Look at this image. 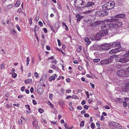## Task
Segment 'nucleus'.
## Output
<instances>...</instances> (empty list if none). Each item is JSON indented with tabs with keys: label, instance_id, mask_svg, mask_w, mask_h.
<instances>
[{
	"label": "nucleus",
	"instance_id": "a211bd4d",
	"mask_svg": "<svg viewBox=\"0 0 129 129\" xmlns=\"http://www.w3.org/2000/svg\"><path fill=\"white\" fill-rule=\"evenodd\" d=\"M62 24L63 28H65V30H66L67 31H68L69 29L67 25L66 24V23L64 22H62Z\"/></svg>",
	"mask_w": 129,
	"mask_h": 129
},
{
	"label": "nucleus",
	"instance_id": "774afa93",
	"mask_svg": "<svg viewBox=\"0 0 129 129\" xmlns=\"http://www.w3.org/2000/svg\"><path fill=\"white\" fill-rule=\"evenodd\" d=\"M53 95L52 94H49V98L51 99L52 100V99Z\"/></svg>",
	"mask_w": 129,
	"mask_h": 129
},
{
	"label": "nucleus",
	"instance_id": "052dcab7",
	"mask_svg": "<svg viewBox=\"0 0 129 129\" xmlns=\"http://www.w3.org/2000/svg\"><path fill=\"white\" fill-rule=\"evenodd\" d=\"M43 30L44 31V32L45 33H46L47 32V29L45 28H44L43 29Z\"/></svg>",
	"mask_w": 129,
	"mask_h": 129
},
{
	"label": "nucleus",
	"instance_id": "338daca9",
	"mask_svg": "<svg viewBox=\"0 0 129 129\" xmlns=\"http://www.w3.org/2000/svg\"><path fill=\"white\" fill-rule=\"evenodd\" d=\"M66 47V46L65 45L63 44H62V48L63 50Z\"/></svg>",
	"mask_w": 129,
	"mask_h": 129
},
{
	"label": "nucleus",
	"instance_id": "2f4dec72",
	"mask_svg": "<svg viewBox=\"0 0 129 129\" xmlns=\"http://www.w3.org/2000/svg\"><path fill=\"white\" fill-rule=\"evenodd\" d=\"M64 89L63 88H61L60 89V91L61 93H60V96H62L63 94L64 93V92H63L64 90Z\"/></svg>",
	"mask_w": 129,
	"mask_h": 129
},
{
	"label": "nucleus",
	"instance_id": "09e8293b",
	"mask_svg": "<svg viewBox=\"0 0 129 129\" xmlns=\"http://www.w3.org/2000/svg\"><path fill=\"white\" fill-rule=\"evenodd\" d=\"M85 94L86 95L87 98H89V94L88 92L87 91L85 92Z\"/></svg>",
	"mask_w": 129,
	"mask_h": 129
},
{
	"label": "nucleus",
	"instance_id": "aec40b11",
	"mask_svg": "<svg viewBox=\"0 0 129 129\" xmlns=\"http://www.w3.org/2000/svg\"><path fill=\"white\" fill-rule=\"evenodd\" d=\"M56 75V74H55L53 75L50 76V78L49 79V80L50 81H51L52 80H55V77Z\"/></svg>",
	"mask_w": 129,
	"mask_h": 129
},
{
	"label": "nucleus",
	"instance_id": "f257e3e1",
	"mask_svg": "<svg viewBox=\"0 0 129 129\" xmlns=\"http://www.w3.org/2000/svg\"><path fill=\"white\" fill-rule=\"evenodd\" d=\"M108 23H105L102 24L101 28L102 29L107 28L108 29L110 28V29L111 28L113 29H118V28L122 26V23L121 22H118V20L116 21H108L107 19L106 20Z\"/></svg>",
	"mask_w": 129,
	"mask_h": 129
},
{
	"label": "nucleus",
	"instance_id": "bb28decb",
	"mask_svg": "<svg viewBox=\"0 0 129 129\" xmlns=\"http://www.w3.org/2000/svg\"><path fill=\"white\" fill-rule=\"evenodd\" d=\"M90 49L93 50H95L96 49V45H94L90 48Z\"/></svg>",
	"mask_w": 129,
	"mask_h": 129
},
{
	"label": "nucleus",
	"instance_id": "473e14b6",
	"mask_svg": "<svg viewBox=\"0 0 129 129\" xmlns=\"http://www.w3.org/2000/svg\"><path fill=\"white\" fill-rule=\"evenodd\" d=\"M90 26L92 27H96V23H95V22L90 24Z\"/></svg>",
	"mask_w": 129,
	"mask_h": 129
},
{
	"label": "nucleus",
	"instance_id": "1a4fd4ad",
	"mask_svg": "<svg viewBox=\"0 0 129 129\" xmlns=\"http://www.w3.org/2000/svg\"><path fill=\"white\" fill-rule=\"evenodd\" d=\"M127 71V70H125L124 69H119L117 72V76L119 77H127V75L126 74Z\"/></svg>",
	"mask_w": 129,
	"mask_h": 129
},
{
	"label": "nucleus",
	"instance_id": "a19ab883",
	"mask_svg": "<svg viewBox=\"0 0 129 129\" xmlns=\"http://www.w3.org/2000/svg\"><path fill=\"white\" fill-rule=\"evenodd\" d=\"M57 41L58 43V45L59 46H60L61 45V42L60 40L59 39H57Z\"/></svg>",
	"mask_w": 129,
	"mask_h": 129
},
{
	"label": "nucleus",
	"instance_id": "39448f33",
	"mask_svg": "<svg viewBox=\"0 0 129 129\" xmlns=\"http://www.w3.org/2000/svg\"><path fill=\"white\" fill-rule=\"evenodd\" d=\"M129 50L126 54L124 55L123 57H118L116 58V62L126 63L129 61Z\"/></svg>",
	"mask_w": 129,
	"mask_h": 129
},
{
	"label": "nucleus",
	"instance_id": "603ef678",
	"mask_svg": "<svg viewBox=\"0 0 129 129\" xmlns=\"http://www.w3.org/2000/svg\"><path fill=\"white\" fill-rule=\"evenodd\" d=\"M38 23L39 24V25L41 27H42L43 26V24L41 21H39Z\"/></svg>",
	"mask_w": 129,
	"mask_h": 129
},
{
	"label": "nucleus",
	"instance_id": "4c0bfd02",
	"mask_svg": "<svg viewBox=\"0 0 129 129\" xmlns=\"http://www.w3.org/2000/svg\"><path fill=\"white\" fill-rule=\"evenodd\" d=\"M122 103L124 107H127V103H126V102L124 101H123Z\"/></svg>",
	"mask_w": 129,
	"mask_h": 129
},
{
	"label": "nucleus",
	"instance_id": "3c124183",
	"mask_svg": "<svg viewBox=\"0 0 129 129\" xmlns=\"http://www.w3.org/2000/svg\"><path fill=\"white\" fill-rule=\"evenodd\" d=\"M35 30H36L37 31L39 30V28L38 26L37 25H36L35 26Z\"/></svg>",
	"mask_w": 129,
	"mask_h": 129
},
{
	"label": "nucleus",
	"instance_id": "5fc2aeb1",
	"mask_svg": "<svg viewBox=\"0 0 129 129\" xmlns=\"http://www.w3.org/2000/svg\"><path fill=\"white\" fill-rule=\"evenodd\" d=\"M11 32L12 34H14L16 33V32L15 31V30H14V29H13L11 31Z\"/></svg>",
	"mask_w": 129,
	"mask_h": 129
},
{
	"label": "nucleus",
	"instance_id": "69168bd1",
	"mask_svg": "<svg viewBox=\"0 0 129 129\" xmlns=\"http://www.w3.org/2000/svg\"><path fill=\"white\" fill-rule=\"evenodd\" d=\"M104 108L106 109H110L109 106L106 105L104 107Z\"/></svg>",
	"mask_w": 129,
	"mask_h": 129
},
{
	"label": "nucleus",
	"instance_id": "864d4df0",
	"mask_svg": "<svg viewBox=\"0 0 129 129\" xmlns=\"http://www.w3.org/2000/svg\"><path fill=\"white\" fill-rule=\"evenodd\" d=\"M72 92V90L70 89H68L66 91V92L67 93H70Z\"/></svg>",
	"mask_w": 129,
	"mask_h": 129
},
{
	"label": "nucleus",
	"instance_id": "ea45409f",
	"mask_svg": "<svg viewBox=\"0 0 129 129\" xmlns=\"http://www.w3.org/2000/svg\"><path fill=\"white\" fill-rule=\"evenodd\" d=\"M92 129L94 128L95 127V125L94 123H91L90 125Z\"/></svg>",
	"mask_w": 129,
	"mask_h": 129
},
{
	"label": "nucleus",
	"instance_id": "bf43d9fd",
	"mask_svg": "<svg viewBox=\"0 0 129 129\" xmlns=\"http://www.w3.org/2000/svg\"><path fill=\"white\" fill-rule=\"evenodd\" d=\"M47 73H45L42 76L43 77H43L44 78H45V79H46L47 78Z\"/></svg>",
	"mask_w": 129,
	"mask_h": 129
},
{
	"label": "nucleus",
	"instance_id": "b1692460",
	"mask_svg": "<svg viewBox=\"0 0 129 129\" xmlns=\"http://www.w3.org/2000/svg\"><path fill=\"white\" fill-rule=\"evenodd\" d=\"M25 107L26 109H28V110L29 111H26L28 113H29L30 112L31 113V112H30V111L31 110L30 108V106L29 105H26L25 106Z\"/></svg>",
	"mask_w": 129,
	"mask_h": 129
},
{
	"label": "nucleus",
	"instance_id": "4be33fe9",
	"mask_svg": "<svg viewBox=\"0 0 129 129\" xmlns=\"http://www.w3.org/2000/svg\"><path fill=\"white\" fill-rule=\"evenodd\" d=\"M20 4V0H17L16 3L15 4V7H18Z\"/></svg>",
	"mask_w": 129,
	"mask_h": 129
},
{
	"label": "nucleus",
	"instance_id": "f03ea898",
	"mask_svg": "<svg viewBox=\"0 0 129 129\" xmlns=\"http://www.w3.org/2000/svg\"><path fill=\"white\" fill-rule=\"evenodd\" d=\"M117 47L118 48L120 47V43L119 42H114L113 43H111L107 44L104 43L99 45L100 49L101 50H108L111 47Z\"/></svg>",
	"mask_w": 129,
	"mask_h": 129
},
{
	"label": "nucleus",
	"instance_id": "72a5a7b5",
	"mask_svg": "<svg viewBox=\"0 0 129 129\" xmlns=\"http://www.w3.org/2000/svg\"><path fill=\"white\" fill-rule=\"evenodd\" d=\"M12 103H11L10 104H7L6 106L7 108H9L12 107Z\"/></svg>",
	"mask_w": 129,
	"mask_h": 129
},
{
	"label": "nucleus",
	"instance_id": "a18cd8bd",
	"mask_svg": "<svg viewBox=\"0 0 129 129\" xmlns=\"http://www.w3.org/2000/svg\"><path fill=\"white\" fill-rule=\"evenodd\" d=\"M12 7V5L11 4L7 6V8L8 9H9L11 8Z\"/></svg>",
	"mask_w": 129,
	"mask_h": 129
},
{
	"label": "nucleus",
	"instance_id": "9b49d317",
	"mask_svg": "<svg viewBox=\"0 0 129 129\" xmlns=\"http://www.w3.org/2000/svg\"><path fill=\"white\" fill-rule=\"evenodd\" d=\"M122 89L123 91L124 92H129V79L123 86Z\"/></svg>",
	"mask_w": 129,
	"mask_h": 129
},
{
	"label": "nucleus",
	"instance_id": "58836bf2",
	"mask_svg": "<svg viewBox=\"0 0 129 129\" xmlns=\"http://www.w3.org/2000/svg\"><path fill=\"white\" fill-rule=\"evenodd\" d=\"M77 51L78 52H80L81 51V46H80L78 48H77Z\"/></svg>",
	"mask_w": 129,
	"mask_h": 129
},
{
	"label": "nucleus",
	"instance_id": "6ab92c4d",
	"mask_svg": "<svg viewBox=\"0 0 129 129\" xmlns=\"http://www.w3.org/2000/svg\"><path fill=\"white\" fill-rule=\"evenodd\" d=\"M55 60L54 61H52V68L54 69H56V60Z\"/></svg>",
	"mask_w": 129,
	"mask_h": 129
},
{
	"label": "nucleus",
	"instance_id": "ddd939ff",
	"mask_svg": "<svg viewBox=\"0 0 129 129\" xmlns=\"http://www.w3.org/2000/svg\"><path fill=\"white\" fill-rule=\"evenodd\" d=\"M43 89L42 86L38 85L37 87V91L38 93L42 94L43 91Z\"/></svg>",
	"mask_w": 129,
	"mask_h": 129
},
{
	"label": "nucleus",
	"instance_id": "a878e982",
	"mask_svg": "<svg viewBox=\"0 0 129 129\" xmlns=\"http://www.w3.org/2000/svg\"><path fill=\"white\" fill-rule=\"evenodd\" d=\"M96 23V27L99 25L101 24H102L103 23V21L102 20H101L100 21H95Z\"/></svg>",
	"mask_w": 129,
	"mask_h": 129
},
{
	"label": "nucleus",
	"instance_id": "e2e57ef3",
	"mask_svg": "<svg viewBox=\"0 0 129 129\" xmlns=\"http://www.w3.org/2000/svg\"><path fill=\"white\" fill-rule=\"evenodd\" d=\"M84 116L85 117H89V115L87 113H85Z\"/></svg>",
	"mask_w": 129,
	"mask_h": 129
},
{
	"label": "nucleus",
	"instance_id": "13d9d810",
	"mask_svg": "<svg viewBox=\"0 0 129 129\" xmlns=\"http://www.w3.org/2000/svg\"><path fill=\"white\" fill-rule=\"evenodd\" d=\"M83 107L84 108L86 109V110H87L88 109L89 106H88L87 105H85Z\"/></svg>",
	"mask_w": 129,
	"mask_h": 129
},
{
	"label": "nucleus",
	"instance_id": "8fccbe9b",
	"mask_svg": "<svg viewBox=\"0 0 129 129\" xmlns=\"http://www.w3.org/2000/svg\"><path fill=\"white\" fill-rule=\"evenodd\" d=\"M32 18H31L29 19V24L30 25H31L32 24Z\"/></svg>",
	"mask_w": 129,
	"mask_h": 129
},
{
	"label": "nucleus",
	"instance_id": "37998d69",
	"mask_svg": "<svg viewBox=\"0 0 129 129\" xmlns=\"http://www.w3.org/2000/svg\"><path fill=\"white\" fill-rule=\"evenodd\" d=\"M30 59H29V57H28L27 58V63L26 65H28L29 64V62Z\"/></svg>",
	"mask_w": 129,
	"mask_h": 129
},
{
	"label": "nucleus",
	"instance_id": "0e129e2a",
	"mask_svg": "<svg viewBox=\"0 0 129 129\" xmlns=\"http://www.w3.org/2000/svg\"><path fill=\"white\" fill-rule=\"evenodd\" d=\"M124 100L125 102H127L128 100H129V98L125 97L124 98Z\"/></svg>",
	"mask_w": 129,
	"mask_h": 129
},
{
	"label": "nucleus",
	"instance_id": "c756f323",
	"mask_svg": "<svg viewBox=\"0 0 129 129\" xmlns=\"http://www.w3.org/2000/svg\"><path fill=\"white\" fill-rule=\"evenodd\" d=\"M117 102L119 103H122V102H123L122 101V99L119 98H117Z\"/></svg>",
	"mask_w": 129,
	"mask_h": 129
},
{
	"label": "nucleus",
	"instance_id": "f704fd0d",
	"mask_svg": "<svg viewBox=\"0 0 129 129\" xmlns=\"http://www.w3.org/2000/svg\"><path fill=\"white\" fill-rule=\"evenodd\" d=\"M100 60V59L99 58H96L94 59H93V61L95 63H97Z\"/></svg>",
	"mask_w": 129,
	"mask_h": 129
},
{
	"label": "nucleus",
	"instance_id": "9d476101",
	"mask_svg": "<svg viewBox=\"0 0 129 129\" xmlns=\"http://www.w3.org/2000/svg\"><path fill=\"white\" fill-rule=\"evenodd\" d=\"M96 2L95 0H92L91 1H87L86 0V4L85 6V7H88L92 6L95 5Z\"/></svg>",
	"mask_w": 129,
	"mask_h": 129
},
{
	"label": "nucleus",
	"instance_id": "e433bc0d",
	"mask_svg": "<svg viewBox=\"0 0 129 129\" xmlns=\"http://www.w3.org/2000/svg\"><path fill=\"white\" fill-rule=\"evenodd\" d=\"M38 111L40 113H42L44 112L43 109L41 108L39 109Z\"/></svg>",
	"mask_w": 129,
	"mask_h": 129
},
{
	"label": "nucleus",
	"instance_id": "f8f14e48",
	"mask_svg": "<svg viewBox=\"0 0 129 129\" xmlns=\"http://www.w3.org/2000/svg\"><path fill=\"white\" fill-rule=\"evenodd\" d=\"M116 47V48L115 49H113L112 50H111L109 51V53L111 54H115L117 52H118L120 51V50H119L118 48H120H120H118L117 47Z\"/></svg>",
	"mask_w": 129,
	"mask_h": 129
},
{
	"label": "nucleus",
	"instance_id": "c85d7f7f",
	"mask_svg": "<svg viewBox=\"0 0 129 129\" xmlns=\"http://www.w3.org/2000/svg\"><path fill=\"white\" fill-rule=\"evenodd\" d=\"M59 104L61 106L63 107L64 104V102H63V101L62 100H60L59 101Z\"/></svg>",
	"mask_w": 129,
	"mask_h": 129
},
{
	"label": "nucleus",
	"instance_id": "cd10ccee",
	"mask_svg": "<svg viewBox=\"0 0 129 129\" xmlns=\"http://www.w3.org/2000/svg\"><path fill=\"white\" fill-rule=\"evenodd\" d=\"M45 79H44V78L43 77H43L42 76V78L40 79L39 83H40V84H42V83H44V81L45 80Z\"/></svg>",
	"mask_w": 129,
	"mask_h": 129
},
{
	"label": "nucleus",
	"instance_id": "6e6d98bb",
	"mask_svg": "<svg viewBox=\"0 0 129 129\" xmlns=\"http://www.w3.org/2000/svg\"><path fill=\"white\" fill-rule=\"evenodd\" d=\"M30 91L31 93H33L34 91V89L33 87H31L30 89Z\"/></svg>",
	"mask_w": 129,
	"mask_h": 129
},
{
	"label": "nucleus",
	"instance_id": "423d86ee",
	"mask_svg": "<svg viewBox=\"0 0 129 129\" xmlns=\"http://www.w3.org/2000/svg\"><path fill=\"white\" fill-rule=\"evenodd\" d=\"M115 5L114 2L110 1L107 2L102 6L103 10L106 11L109 10L113 8Z\"/></svg>",
	"mask_w": 129,
	"mask_h": 129
},
{
	"label": "nucleus",
	"instance_id": "7ed1b4c3",
	"mask_svg": "<svg viewBox=\"0 0 129 129\" xmlns=\"http://www.w3.org/2000/svg\"><path fill=\"white\" fill-rule=\"evenodd\" d=\"M101 27L102 30L99 31L98 33L96 34L95 36H94L93 39H92V40H99L102 37H104L108 34V29L104 28L102 29L101 28Z\"/></svg>",
	"mask_w": 129,
	"mask_h": 129
},
{
	"label": "nucleus",
	"instance_id": "680f3d73",
	"mask_svg": "<svg viewBox=\"0 0 129 129\" xmlns=\"http://www.w3.org/2000/svg\"><path fill=\"white\" fill-rule=\"evenodd\" d=\"M38 122V121L36 120H35L34 121H33L32 122V124L33 125V127H34V126L35 123H37Z\"/></svg>",
	"mask_w": 129,
	"mask_h": 129
},
{
	"label": "nucleus",
	"instance_id": "7c9ffc66",
	"mask_svg": "<svg viewBox=\"0 0 129 129\" xmlns=\"http://www.w3.org/2000/svg\"><path fill=\"white\" fill-rule=\"evenodd\" d=\"M64 77L61 76H59V77L57 78V80H63Z\"/></svg>",
	"mask_w": 129,
	"mask_h": 129
},
{
	"label": "nucleus",
	"instance_id": "de8ad7c7",
	"mask_svg": "<svg viewBox=\"0 0 129 129\" xmlns=\"http://www.w3.org/2000/svg\"><path fill=\"white\" fill-rule=\"evenodd\" d=\"M17 75V74L16 73H14L13 74L12 76L14 78H15Z\"/></svg>",
	"mask_w": 129,
	"mask_h": 129
},
{
	"label": "nucleus",
	"instance_id": "2eb2a0df",
	"mask_svg": "<svg viewBox=\"0 0 129 129\" xmlns=\"http://www.w3.org/2000/svg\"><path fill=\"white\" fill-rule=\"evenodd\" d=\"M76 17L77 18V22L80 21L82 19L84 18V16H81L79 14H77L76 15Z\"/></svg>",
	"mask_w": 129,
	"mask_h": 129
},
{
	"label": "nucleus",
	"instance_id": "c9c22d12",
	"mask_svg": "<svg viewBox=\"0 0 129 129\" xmlns=\"http://www.w3.org/2000/svg\"><path fill=\"white\" fill-rule=\"evenodd\" d=\"M84 122L83 121H81L80 124V126L81 127L84 126Z\"/></svg>",
	"mask_w": 129,
	"mask_h": 129
},
{
	"label": "nucleus",
	"instance_id": "393cba45",
	"mask_svg": "<svg viewBox=\"0 0 129 129\" xmlns=\"http://www.w3.org/2000/svg\"><path fill=\"white\" fill-rule=\"evenodd\" d=\"M116 128H118L119 129H121L122 128V127L120 124L117 122H116Z\"/></svg>",
	"mask_w": 129,
	"mask_h": 129
},
{
	"label": "nucleus",
	"instance_id": "dca6fc26",
	"mask_svg": "<svg viewBox=\"0 0 129 129\" xmlns=\"http://www.w3.org/2000/svg\"><path fill=\"white\" fill-rule=\"evenodd\" d=\"M116 123V122H115L114 121L111 122L109 124L110 127L112 129L114 128H115Z\"/></svg>",
	"mask_w": 129,
	"mask_h": 129
},
{
	"label": "nucleus",
	"instance_id": "4d7b16f0",
	"mask_svg": "<svg viewBox=\"0 0 129 129\" xmlns=\"http://www.w3.org/2000/svg\"><path fill=\"white\" fill-rule=\"evenodd\" d=\"M32 102L33 104L34 105H36L37 104V102L35 100H33L32 101Z\"/></svg>",
	"mask_w": 129,
	"mask_h": 129
},
{
	"label": "nucleus",
	"instance_id": "49530a36",
	"mask_svg": "<svg viewBox=\"0 0 129 129\" xmlns=\"http://www.w3.org/2000/svg\"><path fill=\"white\" fill-rule=\"evenodd\" d=\"M18 122L19 123L21 124L22 125V124L23 123V122H22V120L21 119H19L18 120Z\"/></svg>",
	"mask_w": 129,
	"mask_h": 129
},
{
	"label": "nucleus",
	"instance_id": "f3484780",
	"mask_svg": "<svg viewBox=\"0 0 129 129\" xmlns=\"http://www.w3.org/2000/svg\"><path fill=\"white\" fill-rule=\"evenodd\" d=\"M81 2L80 5H80L81 6H80V8H85L86 1H85V0H82V1Z\"/></svg>",
	"mask_w": 129,
	"mask_h": 129
},
{
	"label": "nucleus",
	"instance_id": "412c9836",
	"mask_svg": "<svg viewBox=\"0 0 129 129\" xmlns=\"http://www.w3.org/2000/svg\"><path fill=\"white\" fill-rule=\"evenodd\" d=\"M85 41L87 42L86 45H89L91 43V41H89V39L88 38H86L85 39Z\"/></svg>",
	"mask_w": 129,
	"mask_h": 129
},
{
	"label": "nucleus",
	"instance_id": "0eeeda50",
	"mask_svg": "<svg viewBox=\"0 0 129 129\" xmlns=\"http://www.w3.org/2000/svg\"><path fill=\"white\" fill-rule=\"evenodd\" d=\"M108 14V12L105 10H98L96 11L95 16L96 17H102L107 16Z\"/></svg>",
	"mask_w": 129,
	"mask_h": 129
},
{
	"label": "nucleus",
	"instance_id": "79ce46f5",
	"mask_svg": "<svg viewBox=\"0 0 129 129\" xmlns=\"http://www.w3.org/2000/svg\"><path fill=\"white\" fill-rule=\"evenodd\" d=\"M57 4V6H58V7H57L59 9L61 10L62 9V8L60 4H59L58 3Z\"/></svg>",
	"mask_w": 129,
	"mask_h": 129
},
{
	"label": "nucleus",
	"instance_id": "4468645a",
	"mask_svg": "<svg viewBox=\"0 0 129 129\" xmlns=\"http://www.w3.org/2000/svg\"><path fill=\"white\" fill-rule=\"evenodd\" d=\"M82 0H75L74 1V5L77 7L80 8V5Z\"/></svg>",
	"mask_w": 129,
	"mask_h": 129
},
{
	"label": "nucleus",
	"instance_id": "20e7f679",
	"mask_svg": "<svg viewBox=\"0 0 129 129\" xmlns=\"http://www.w3.org/2000/svg\"><path fill=\"white\" fill-rule=\"evenodd\" d=\"M118 57V55H113L109 57L101 60L100 62L101 65L109 64L113 62L114 59L116 60V58Z\"/></svg>",
	"mask_w": 129,
	"mask_h": 129
},
{
	"label": "nucleus",
	"instance_id": "5701e85b",
	"mask_svg": "<svg viewBox=\"0 0 129 129\" xmlns=\"http://www.w3.org/2000/svg\"><path fill=\"white\" fill-rule=\"evenodd\" d=\"M32 79H28L25 80L24 82L25 84H26L27 83H30L32 82Z\"/></svg>",
	"mask_w": 129,
	"mask_h": 129
},
{
	"label": "nucleus",
	"instance_id": "c03bdc74",
	"mask_svg": "<svg viewBox=\"0 0 129 129\" xmlns=\"http://www.w3.org/2000/svg\"><path fill=\"white\" fill-rule=\"evenodd\" d=\"M34 75L36 76L37 78H38L39 77V76L38 75V73L36 72H35L34 73Z\"/></svg>",
	"mask_w": 129,
	"mask_h": 129
},
{
	"label": "nucleus",
	"instance_id": "6e6552de",
	"mask_svg": "<svg viewBox=\"0 0 129 129\" xmlns=\"http://www.w3.org/2000/svg\"><path fill=\"white\" fill-rule=\"evenodd\" d=\"M126 17V15L124 14H120L116 15L112 17L111 19H107L108 21H116L119 20V18H123Z\"/></svg>",
	"mask_w": 129,
	"mask_h": 129
}]
</instances>
